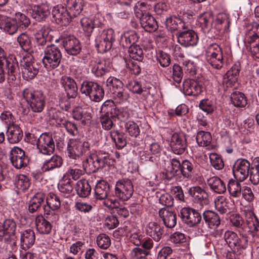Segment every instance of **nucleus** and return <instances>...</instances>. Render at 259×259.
<instances>
[{
    "label": "nucleus",
    "instance_id": "2f4dec72",
    "mask_svg": "<svg viewBox=\"0 0 259 259\" xmlns=\"http://www.w3.org/2000/svg\"><path fill=\"white\" fill-rule=\"evenodd\" d=\"M109 190V184L104 180L100 181L97 183L95 188V196L97 199H104L105 201L110 196H113L108 195Z\"/></svg>",
    "mask_w": 259,
    "mask_h": 259
},
{
    "label": "nucleus",
    "instance_id": "79ce46f5",
    "mask_svg": "<svg viewBox=\"0 0 259 259\" xmlns=\"http://www.w3.org/2000/svg\"><path fill=\"white\" fill-rule=\"evenodd\" d=\"M241 182L236 179L235 180L231 179L229 180L227 189L231 197L236 199L241 197L243 186L240 184Z\"/></svg>",
    "mask_w": 259,
    "mask_h": 259
},
{
    "label": "nucleus",
    "instance_id": "4d7b16f0",
    "mask_svg": "<svg viewBox=\"0 0 259 259\" xmlns=\"http://www.w3.org/2000/svg\"><path fill=\"white\" fill-rule=\"evenodd\" d=\"M110 136L117 148L121 149L126 145V140L123 134L117 131H112L110 133Z\"/></svg>",
    "mask_w": 259,
    "mask_h": 259
},
{
    "label": "nucleus",
    "instance_id": "72a5a7b5",
    "mask_svg": "<svg viewBox=\"0 0 259 259\" xmlns=\"http://www.w3.org/2000/svg\"><path fill=\"white\" fill-rule=\"evenodd\" d=\"M203 219L210 228H215L221 224V218L219 214L211 210H205L202 213Z\"/></svg>",
    "mask_w": 259,
    "mask_h": 259
},
{
    "label": "nucleus",
    "instance_id": "4be33fe9",
    "mask_svg": "<svg viewBox=\"0 0 259 259\" xmlns=\"http://www.w3.org/2000/svg\"><path fill=\"white\" fill-rule=\"evenodd\" d=\"M239 62L235 63L224 76L223 83L227 87H233L237 82L240 71Z\"/></svg>",
    "mask_w": 259,
    "mask_h": 259
},
{
    "label": "nucleus",
    "instance_id": "a19ab883",
    "mask_svg": "<svg viewBox=\"0 0 259 259\" xmlns=\"http://www.w3.org/2000/svg\"><path fill=\"white\" fill-rule=\"evenodd\" d=\"M45 195L42 193H36L29 200L28 207V210L31 213H34L39 210L41 206L45 204Z\"/></svg>",
    "mask_w": 259,
    "mask_h": 259
},
{
    "label": "nucleus",
    "instance_id": "cd10ccee",
    "mask_svg": "<svg viewBox=\"0 0 259 259\" xmlns=\"http://www.w3.org/2000/svg\"><path fill=\"white\" fill-rule=\"evenodd\" d=\"M104 204L110 209H115L116 213L123 218H126L129 215L128 209L120 205L118 200L114 196H110L104 201Z\"/></svg>",
    "mask_w": 259,
    "mask_h": 259
},
{
    "label": "nucleus",
    "instance_id": "774afa93",
    "mask_svg": "<svg viewBox=\"0 0 259 259\" xmlns=\"http://www.w3.org/2000/svg\"><path fill=\"white\" fill-rule=\"evenodd\" d=\"M124 127L126 132L134 137H137L140 134V128L138 125L133 121H126L124 123Z\"/></svg>",
    "mask_w": 259,
    "mask_h": 259
},
{
    "label": "nucleus",
    "instance_id": "603ef678",
    "mask_svg": "<svg viewBox=\"0 0 259 259\" xmlns=\"http://www.w3.org/2000/svg\"><path fill=\"white\" fill-rule=\"evenodd\" d=\"M231 101L232 104L237 107L243 108L247 104V100L245 95L238 91L231 94Z\"/></svg>",
    "mask_w": 259,
    "mask_h": 259
},
{
    "label": "nucleus",
    "instance_id": "2eb2a0df",
    "mask_svg": "<svg viewBox=\"0 0 259 259\" xmlns=\"http://www.w3.org/2000/svg\"><path fill=\"white\" fill-rule=\"evenodd\" d=\"M89 65L92 73L97 77L104 75L111 68L110 61L104 59L93 58L90 61Z\"/></svg>",
    "mask_w": 259,
    "mask_h": 259
},
{
    "label": "nucleus",
    "instance_id": "4468645a",
    "mask_svg": "<svg viewBox=\"0 0 259 259\" xmlns=\"http://www.w3.org/2000/svg\"><path fill=\"white\" fill-rule=\"evenodd\" d=\"M37 148L39 152L44 155H51L55 150V143L51 134H41L37 139Z\"/></svg>",
    "mask_w": 259,
    "mask_h": 259
},
{
    "label": "nucleus",
    "instance_id": "49530a36",
    "mask_svg": "<svg viewBox=\"0 0 259 259\" xmlns=\"http://www.w3.org/2000/svg\"><path fill=\"white\" fill-rule=\"evenodd\" d=\"M117 108L112 100L105 101L101 108L100 114L116 119Z\"/></svg>",
    "mask_w": 259,
    "mask_h": 259
},
{
    "label": "nucleus",
    "instance_id": "1a4fd4ad",
    "mask_svg": "<svg viewBox=\"0 0 259 259\" xmlns=\"http://www.w3.org/2000/svg\"><path fill=\"white\" fill-rule=\"evenodd\" d=\"M134 192V187L131 180L122 179L116 182L114 188V197L126 201L129 199Z\"/></svg>",
    "mask_w": 259,
    "mask_h": 259
},
{
    "label": "nucleus",
    "instance_id": "20e7f679",
    "mask_svg": "<svg viewBox=\"0 0 259 259\" xmlns=\"http://www.w3.org/2000/svg\"><path fill=\"white\" fill-rule=\"evenodd\" d=\"M224 238L229 247L234 252L244 250L248 246L247 236L241 233L239 236L234 231L227 230L224 233Z\"/></svg>",
    "mask_w": 259,
    "mask_h": 259
},
{
    "label": "nucleus",
    "instance_id": "ddd939ff",
    "mask_svg": "<svg viewBox=\"0 0 259 259\" xmlns=\"http://www.w3.org/2000/svg\"><path fill=\"white\" fill-rule=\"evenodd\" d=\"M250 163L246 159H237L234 164L233 172L235 178L240 181H244L249 176L251 170Z\"/></svg>",
    "mask_w": 259,
    "mask_h": 259
},
{
    "label": "nucleus",
    "instance_id": "7c9ffc66",
    "mask_svg": "<svg viewBox=\"0 0 259 259\" xmlns=\"http://www.w3.org/2000/svg\"><path fill=\"white\" fill-rule=\"evenodd\" d=\"M64 5L72 17H76L81 13L83 6V0H64Z\"/></svg>",
    "mask_w": 259,
    "mask_h": 259
},
{
    "label": "nucleus",
    "instance_id": "6e6d98bb",
    "mask_svg": "<svg viewBox=\"0 0 259 259\" xmlns=\"http://www.w3.org/2000/svg\"><path fill=\"white\" fill-rule=\"evenodd\" d=\"M58 189L65 197H68L69 196L73 191V187L71 184L70 179H65L63 177L58 185Z\"/></svg>",
    "mask_w": 259,
    "mask_h": 259
},
{
    "label": "nucleus",
    "instance_id": "473e14b6",
    "mask_svg": "<svg viewBox=\"0 0 259 259\" xmlns=\"http://www.w3.org/2000/svg\"><path fill=\"white\" fill-rule=\"evenodd\" d=\"M165 24L167 28L171 31L187 29V26L179 17L176 16H170L166 19Z\"/></svg>",
    "mask_w": 259,
    "mask_h": 259
},
{
    "label": "nucleus",
    "instance_id": "c9c22d12",
    "mask_svg": "<svg viewBox=\"0 0 259 259\" xmlns=\"http://www.w3.org/2000/svg\"><path fill=\"white\" fill-rule=\"evenodd\" d=\"M63 164V159L58 155L54 154L43 163L41 169L43 171L53 170L60 168Z\"/></svg>",
    "mask_w": 259,
    "mask_h": 259
},
{
    "label": "nucleus",
    "instance_id": "aec40b11",
    "mask_svg": "<svg viewBox=\"0 0 259 259\" xmlns=\"http://www.w3.org/2000/svg\"><path fill=\"white\" fill-rule=\"evenodd\" d=\"M21 72L23 78L31 79L38 73V70L30 57H24L20 62Z\"/></svg>",
    "mask_w": 259,
    "mask_h": 259
},
{
    "label": "nucleus",
    "instance_id": "0eeeda50",
    "mask_svg": "<svg viewBox=\"0 0 259 259\" xmlns=\"http://www.w3.org/2000/svg\"><path fill=\"white\" fill-rule=\"evenodd\" d=\"M181 172L184 178L197 184L203 183V177L199 172L198 165L196 162L188 160H183L181 163Z\"/></svg>",
    "mask_w": 259,
    "mask_h": 259
},
{
    "label": "nucleus",
    "instance_id": "58836bf2",
    "mask_svg": "<svg viewBox=\"0 0 259 259\" xmlns=\"http://www.w3.org/2000/svg\"><path fill=\"white\" fill-rule=\"evenodd\" d=\"M198 21L203 32L208 33L212 28L213 15L210 12L205 13L199 16Z\"/></svg>",
    "mask_w": 259,
    "mask_h": 259
},
{
    "label": "nucleus",
    "instance_id": "5701e85b",
    "mask_svg": "<svg viewBox=\"0 0 259 259\" xmlns=\"http://www.w3.org/2000/svg\"><path fill=\"white\" fill-rule=\"evenodd\" d=\"M52 7L48 2L40 5L33 6L30 10L31 16L36 20L40 21L50 15Z\"/></svg>",
    "mask_w": 259,
    "mask_h": 259
},
{
    "label": "nucleus",
    "instance_id": "4c0bfd02",
    "mask_svg": "<svg viewBox=\"0 0 259 259\" xmlns=\"http://www.w3.org/2000/svg\"><path fill=\"white\" fill-rule=\"evenodd\" d=\"M142 27L148 32H153L157 30L158 25L154 18L149 13L142 14L140 18Z\"/></svg>",
    "mask_w": 259,
    "mask_h": 259
},
{
    "label": "nucleus",
    "instance_id": "f3484780",
    "mask_svg": "<svg viewBox=\"0 0 259 259\" xmlns=\"http://www.w3.org/2000/svg\"><path fill=\"white\" fill-rule=\"evenodd\" d=\"M52 15L57 24L64 25H68L73 18L66 7L61 5L53 7Z\"/></svg>",
    "mask_w": 259,
    "mask_h": 259
},
{
    "label": "nucleus",
    "instance_id": "bf43d9fd",
    "mask_svg": "<svg viewBox=\"0 0 259 259\" xmlns=\"http://www.w3.org/2000/svg\"><path fill=\"white\" fill-rule=\"evenodd\" d=\"M196 139L198 144L203 147L209 145L212 140L210 133L202 131L197 133Z\"/></svg>",
    "mask_w": 259,
    "mask_h": 259
},
{
    "label": "nucleus",
    "instance_id": "39448f33",
    "mask_svg": "<svg viewBox=\"0 0 259 259\" xmlns=\"http://www.w3.org/2000/svg\"><path fill=\"white\" fill-rule=\"evenodd\" d=\"M80 91L82 94L88 96L92 101L99 102L104 96V91L98 83L85 80L81 84Z\"/></svg>",
    "mask_w": 259,
    "mask_h": 259
},
{
    "label": "nucleus",
    "instance_id": "bb28decb",
    "mask_svg": "<svg viewBox=\"0 0 259 259\" xmlns=\"http://www.w3.org/2000/svg\"><path fill=\"white\" fill-rule=\"evenodd\" d=\"M164 232L163 227L155 222H149L146 228L147 235L156 242H159L161 240Z\"/></svg>",
    "mask_w": 259,
    "mask_h": 259
},
{
    "label": "nucleus",
    "instance_id": "e433bc0d",
    "mask_svg": "<svg viewBox=\"0 0 259 259\" xmlns=\"http://www.w3.org/2000/svg\"><path fill=\"white\" fill-rule=\"evenodd\" d=\"M8 140L10 143H18L22 139L23 132L17 124L10 125L7 130Z\"/></svg>",
    "mask_w": 259,
    "mask_h": 259
},
{
    "label": "nucleus",
    "instance_id": "9b49d317",
    "mask_svg": "<svg viewBox=\"0 0 259 259\" xmlns=\"http://www.w3.org/2000/svg\"><path fill=\"white\" fill-rule=\"evenodd\" d=\"M244 42L249 47L252 55L259 59V25L253 26L246 34Z\"/></svg>",
    "mask_w": 259,
    "mask_h": 259
},
{
    "label": "nucleus",
    "instance_id": "680f3d73",
    "mask_svg": "<svg viewBox=\"0 0 259 259\" xmlns=\"http://www.w3.org/2000/svg\"><path fill=\"white\" fill-rule=\"evenodd\" d=\"M5 22L2 30L9 35H13L15 34L18 30V27L13 17H8Z\"/></svg>",
    "mask_w": 259,
    "mask_h": 259
},
{
    "label": "nucleus",
    "instance_id": "69168bd1",
    "mask_svg": "<svg viewBox=\"0 0 259 259\" xmlns=\"http://www.w3.org/2000/svg\"><path fill=\"white\" fill-rule=\"evenodd\" d=\"M46 203L51 206L52 209L54 210L59 209L61 206L59 197L56 194L51 193H49L46 198Z\"/></svg>",
    "mask_w": 259,
    "mask_h": 259
},
{
    "label": "nucleus",
    "instance_id": "f257e3e1",
    "mask_svg": "<svg viewBox=\"0 0 259 259\" xmlns=\"http://www.w3.org/2000/svg\"><path fill=\"white\" fill-rule=\"evenodd\" d=\"M23 96L32 112L42 111L46 104V97L42 91L25 89L23 91Z\"/></svg>",
    "mask_w": 259,
    "mask_h": 259
},
{
    "label": "nucleus",
    "instance_id": "09e8293b",
    "mask_svg": "<svg viewBox=\"0 0 259 259\" xmlns=\"http://www.w3.org/2000/svg\"><path fill=\"white\" fill-rule=\"evenodd\" d=\"M8 66V76L9 80H15L19 74V68L16 58L12 57L6 60Z\"/></svg>",
    "mask_w": 259,
    "mask_h": 259
},
{
    "label": "nucleus",
    "instance_id": "a211bd4d",
    "mask_svg": "<svg viewBox=\"0 0 259 259\" xmlns=\"http://www.w3.org/2000/svg\"><path fill=\"white\" fill-rule=\"evenodd\" d=\"M62 44L66 52L70 55L76 56L81 50L79 40L73 35H69L61 39Z\"/></svg>",
    "mask_w": 259,
    "mask_h": 259
},
{
    "label": "nucleus",
    "instance_id": "412c9836",
    "mask_svg": "<svg viewBox=\"0 0 259 259\" xmlns=\"http://www.w3.org/2000/svg\"><path fill=\"white\" fill-rule=\"evenodd\" d=\"M187 147L186 138L183 133H175L171 139V147L173 152L178 155L183 154Z\"/></svg>",
    "mask_w": 259,
    "mask_h": 259
},
{
    "label": "nucleus",
    "instance_id": "de8ad7c7",
    "mask_svg": "<svg viewBox=\"0 0 259 259\" xmlns=\"http://www.w3.org/2000/svg\"><path fill=\"white\" fill-rule=\"evenodd\" d=\"M75 188L77 195L83 198L88 196L92 190L89 183L85 179L78 181L76 184Z\"/></svg>",
    "mask_w": 259,
    "mask_h": 259
},
{
    "label": "nucleus",
    "instance_id": "a878e982",
    "mask_svg": "<svg viewBox=\"0 0 259 259\" xmlns=\"http://www.w3.org/2000/svg\"><path fill=\"white\" fill-rule=\"evenodd\" d=\"M183 91L185 95L196 96L203 91V87L194 79H186L183 82Z\"/></svg>",
    "mask_w": 259,
    "mask_h": 259
},
{
    "label": "nucleus",
    "instance_id": "13d9d810",
    "mask_svg": "<svg viewBox=\"0 0 259 259\" xmlns=\"http://www.w3.org/2000/svg\"><path fill=\"white\" fill-rule=\"evenodd\" d=\"M216 209L222 214L229 212L230 209L226 198L220 196L216 198L214 201Z\"/></svg>",
    "mask_w": 259,
    "mask_h": 259
},
{
    "label": "nucleus",
    "instance_id": "dca6fc26",
    "mask_svg": "<svg viewBox=\"0 0 259 259\" xmlns=\"http://www.w3.org/2000/svg\"><path fill=\"white\" fill-rule=\"evenodd\" d=\"M10 159L12 165L17 169L25 167L28 163L25 152L18 147H14L11 150Z\"/></svg>",
    "mask_w": 259,
    "mask_h": 259
},
{
    "label": "nucleus",
    "instance_id": "338daca9",
    "mask_svg": "<svg viewBox=\"0 0 259 259\" xmlns=\"http://www.w3.org/2000/svg\"><path fill=\"white\" fill-rule=\"evenodd\" d=\"M16 229V223L12 219H7L3 223V229L1 230V232L3 233V235L5 233H9L13 236V235L15 234Z\"/></svg>",
    "mask_w": 259,
    "mask_h": 259
},
{
    "label": "nucleus",
    "instance_id": "393cba45",
    "mask_svg": "<svg viewBox=\"0 0 259 259\" xmlns=\"http://www.w3.org/2000/svg\"><path fill=\"white\" fill-rule=\"evenodd\" d=\"M101 15L97 14L95 16L94 20L87 17L83 18L80 20L81 26L88 37H90L95 27H98L101 25Z\"/></svg>",
    "mask_w": 259,
    "mask_h": 259
},
{
    "label": "nucleus",
    "instance_id": "c756f323",
    "mask_svg": "<svg viewBox=\"0 0 259 259\" xmlns=\"http://www.w3.org/2000/svg\"><path fill=\"white\" fill-rule=\"evenodd\" d=\"M189 192L196 201L201 205H207L209 202V198L207 193L199 186L191 187Z\"/></svg>",
    "mask_w": 259,
    "mask_h": 259
},
{
    "label": "nucleus",
    "instance_id": "ea45409f",
    "mask_svg": "<svg viewBox=\"0 0 259 259\" xmlns=\"http://www.w3.org/2000/svg\"><path fill=\"white\" fill-rule=\"evenodd\" d=\"M139 38V34L136 31L128 30L121 35V42L123 47L128 48L136 45Z\"/></svg>",
    "mask_w": 259,
    "mask_h": 259
},
{
    "label": "nucleus",
    "instance_id": "f8f14e48",
    "mask_svg": "<svg viewBox=\"0 0 259 259\" xmlns=\"http://www.w3.org/2000/svg\"><path fill=\"white\" fill-rule=\"evenodd\" d=\"M182 221L189 227H194L202 222V215L198 210L191 207H183L180 211Z\"/></svg>",
    "mask_w": 259,
    "mask_h": 259
},
{
    "label": "nucleus",
    "instance_id": "5fc2aeb1",
    "mask_svg": "<svg viewBox=\"0 0 259 259\" xmlns=\"http://www.w3.org/2000/svg\"><path fill=\"white\" fill-rule=\"evenodd\" d=\"M106 85L114 94L123 88L124 84L121 80L113 76H110L106 80Z\"/></svg>",
    "mask_w": 259,
    "mask_h": 259
},
{
    "label": "nucleus",
    "instance_id": "c03bdc74",
    "mask_svg": "<svg viewBox=\"0 0 259 259\" xmlns=\"http://www.w3.org/2000/svg\"><path fill=\"white\" fill-rule=\"evenodd\" d=\"M207 184L213 192L222 194L226 192V187L224 182L217 177H212L207 180Z\"/></svg>",
    "mask_w": 259,
    "mask_h": 259
},
{
    "label": "nucleus",
    "instance_id": "c85d7f7f",
    "mask_svg": "<svg viewBox=\"0 0 259 259\" xmlns=\"http://www.w3.org/2000/svg\"><path fill=\"white\" fill-rule=\"evenodd\" d=\"M159 215L167 228H174L177 224V215L175 211L162 208L159 210Z\"/></svg>",
    "mask_w": 259,
    "mask_h": 259
},
{
    "label": "nucleus",
    "instance_id": "f03ea898",
    "mask_svg": "<svg viewBox=\"0 0 259 259\" xmlns=\"http://www.w3.org/2000/svg\"><path fill=\"white\" fill-rule=\"evenodd\" d=\"M86 167H89L90 172H96L100 169L109 166L113 162L108 153L99 151L91 154L85 160Z\"/></svg>",
    "mask_w": 259,
    "mask_h": 259
},
{
    "label": "nucleus",
    "instance_id": "6ab92c4d",
    "mask_svg": "<svg viewBox=\"0 0 259 259\" xmlns=\"http://www.w3.org/2000/svg\"><path fill=\"white\" fill-rule=\"evenodd\" d=\"M176 36L178 42L185 47L194 46L198 42L197 35L192 30H181L176 34Z\"/></svg>",
    "mask_w": 259,
    "mask_h": 259
},
{
    "label": "nucleus",
    "instance_id": "37998d69",
    "mask_svg": "<svg viewBox=\"0 0 259 259\" xmlns=\"http://www.w3.org/2000/svg\"><path fill=\"white\" fill-rule=\"evenodd\" d=\"M35 225L37 231L41 234H49L52 229L50 222L42 215H38L35 219Z\"/></svg>",
    "mask_w": 259,
    "mask_h": 259
},
{
    "label": "nucleus",
    "instance_id": "6e6552de",
    "mask_svg": "<svg viewBox=\"0 0 259 259\" xmlns=\"http://www.w3.org/2000/svg\"><path fill=\"white\" fill-rule=\"evenodd\" d=\"M206 60L213 68L221 69L224 65V57L221 47L216 44L209 45L206 52Z\"/></svg>",
    "mask_w": 259,
    "mask_h": 259
},
{
    "label": "nucleus",
    "instance_id": "7ed1b4c3",
    "mask_svg": "<svg viewBox=\"0 0 259 259\" xmlns=\"http://www.w3.org/2000/svg\"><path fill=\"white\" fill-rule=\"evenodd\" d=\"M62 57V53L59 47L55 45H47L44 49L42 63L47 69H55L59 66Z\"/></svg>",
    "mask_w": 259,
    "mask_h": 259
},
{
    "label": "nucleus",
    "instance_id": "423d86ee",
    "mask_svg": "<svg viewBox=\"0 0 259 259\" xmlns=\"http://www.w3.org/2000/svg\"><path fill=\"white\" fill-rule=\"evenodd\" d=\"M90 149V145L88 142L79 139H70L67 142V155L73 159L77 160L88 153Z\"/></svg>",
    "mask_w": 259,
    "mask_h": 259
},
{
    "label": "nucleus",
    "instance_id": "8fccbe9b",
    "mask_svg": "<svg viewBox=\"0 0 259 259\" xmlns=\"http://www.w3.org/2000/svg\"><path fill=\"white\" fill-rule=\"evenodd\" d=\"M246 224L251 233L257 232L259 227V221L252 211H248L245 214ZM259 238V234H257Z\"/></svg>",
    "mask_w": 259,
    "mask_h": 259
},
{
    "label": "nucleus",
    "instance_id": "3c124183",
    "mask_svg": "<svg viewBox=\"0 0 259 259\" xmlns=\"http://www.w3.org/2000/svg\"><path fill=\"white\" fill-rule=\"evenodd\" d=\"M14 13L13 17L17 27L19 28H26L30 24V20L28 17L21 12L15 13L14 10L10 12L11 14Z\"/></svg>",
    "mask_w": 259,
    "mask_h": 259
},
{
    "label": "nucleus",
    "instance_id": "0e129e2a",
    "mask_svg": "<svg viewBox=\"0 0 259 259\" xmlns=\"http://www.w3.org/2000/svg\"><path fill=\"white\" fill-rule=\"evenodd\" d=\"M96 243L100 248L107 249L110 246L111 241L108 235L104 233H101L96 238Z\"/></svg>",
    "mask_w": 259,
    "mask_h": 259
},
{
    "label": "nucleus",
    "instance_id": "052dcab7",
    "mask_svg": "<svg viewBox=\"0 0 259 259\" xmlns=\"http://www.w3.org/2000/svg\"><path fill=\"white\" fill-rule=\"evenodd\" d=\"M128 52L130 58L135 60L142 61L144 58L143 50L139 45L136 44L128 47Z\"/></svg>",
    "mask_w": 259,
    "mask_h": 259
},
{
    "label": "nucleus",
    "instance_id": "9d476101",
    "mask_svg": "<svg viewBox=\"0 0 259 259\" xmlns=\"http://www.w3.org/2000/svg\"><path fill=\"white\" fill-rule=\"evenodd\" d=\"M115 40L114 32L112 29L103 30L96 38L95 46L101 53L110 50Z\"/></svg>",
    "mask_w": 259,
    "mask_h": 259
},
{
    "label": "nucleus",
    "instance_id": "864d4df0",
    "mask_svg": "<svg viewBox=\"0 0 259 259\" xmlns=\"http://www.w3.org/2000/svg\"><path fill=\"white\" fill-rule=\"evenodd\" d=\"M15 186L20 191H24L30 187V182L28 177L24 175H17L15 180Z\"/></svg>",
    "mask_w": 259,
    "mask_h": 259
},
{
    "label": "nucleus",
    "instance_id": "a18cd8bd",
    "mask_svg": "<svg viewBox=\"0 0 259 259\" xmlns=\"http://www.w3.org/2000/svg\"><path fill=\"white\" fill-rule=\"evenodd\" d=\"M17 41L19 47L25 52L30 53L32 52V44L30 36L26 32L20 34L17 38Z\"/></svg>",
    "mask_w": 259,
    "mask_h": 259
},
{
    "label": "nucleus",
    "instance_id": "b1692460",
    "mask_svg": "<svg viewBox=\"0 0 259 259\" xmlns=\"http://www.w3.org/2000/svg\"><path fill=\"white\" fill-rule=\"evenodd\" d=\"M60 83L65 90L68 99L75 98L77 95L78 88L75 80L67 76H63Z\"/></svg>",
    "mask_w": 259,
    "mask_h": 259
},
{
    "label": "nucleus",
    "instance_id": "e2e57ef3",
    "mask_svg": "<svg viewBox=\"0 0 259 259\" xmlns=\"http://www.w3.org/2000/svg\"><path fill=\"white\" fill-rule=\"evenodd\" d=\"M77 165V164H75L73 166L70 167L63 177L65 179L71 178L74 181L78 180L83 174V171L82 169L76 167Z\"/></svg>",
    "mask_w": 259,
    "mask_h": 259
},
{
    "label": "nucleus",
    "instance_id": "f704fd0d",
    "mask_svg": "<svg viewBox=\"0 0 259 259\" xmlns=\"http://www.w3.org/2000/svg\"><path fill=\"white\" fill-rule=\"evenodd\" d=\"M35 234L31 229L26 230L21 233L20 245L22 249L26 250L34 244Z\"/></svg>",
    "mask_w": 259,
    "mask_h": 259
}]
</instances>
